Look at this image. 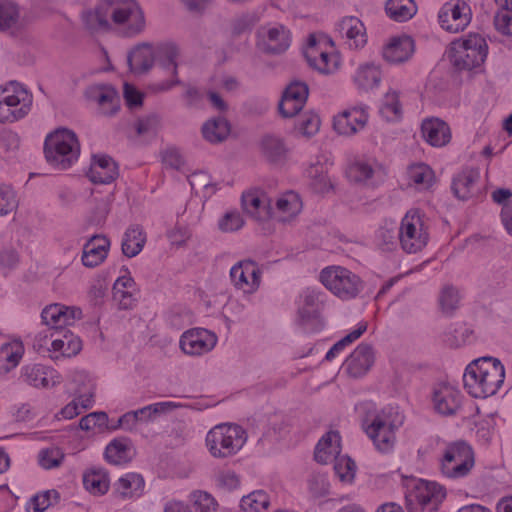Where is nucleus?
Returning <instances> with one entry per match:
<instances>
[{"label":"nucleus","instance_id":"1","mask_svg":"<svg viewBox=\"0 0 512 512\" xmlns=\"http://www.w3.org/2000/svg\"><path fill=\"white\" fill-rule=\"evenodd\" d=\"M505 369L500 360L483 357L471 362L464 374V388L474 398H487L495 395L503 385Z\"/></svg>","mask_w":512,"mask_h":512},{"label":"nucleus","instance_id":"2","mask_svg":"<svg viewBox=\"0 0 512 512\" xmlns=\"http://www.w3.org/2000/svg\"><path fill=\"white\" fill-rule=\"evenodd\" d=\"M403 423V417L393 407H386L373 414H367L362 427L376 449L390 452L396 442V431Z\"/></svg>","mask_w":512,"mask_h":512},{"label":"nucleus","instance_id":"3","mask_svg":"<svg viewBox=\"0 0 512 512\" xmlns=\"http://www.w3.org/2000/svg\"><path fill=\"white\" fill-rule=\"evenodd\" d=\"M80 143L76 133L67 128H57L44 142L46 161L59 170L69 169L80 156Z\"/></svg>","mask_w":512,"mask_h":512},{"label":"nucleus","instance_id":"4","mask_svg":"<svg viewBox=\"0 0 512 512\" xmlns=\"http://www.w3.org/2000/svg\"><path fill=\"white\" fill-rule=\"evenodd\" d=\"M247 440L246 431L237 424H219L206 435V447L214 458H228L237 454Z\"/></svg>","mask_w":512,"mask_h":512},{"label":"nucleus","instance_id":"5","mask_svg":"<svg viewBox=\"0 0 512 512\" xmlns=\"http://www.w3.org/2000/svg\"><path fill=\"white\" fill-rule=\"evenodd\" d=\"M488 54L486 40L479 34H469L465 39L453 41L448 57L457 70L480 67Z\"/></svg>","mask_w":512,"mask_h":512},{"label":"nucleus","instance_id":"6","mask_svg":"<svg viewBox=\"0 0 512 512\" xmlns=\"http://www.w3.org/2000/svg\"><path fill=\"white\" fill-rule=\"evenodd\" d=\"M32 94L19 82L9 81L0 87V122L13 123L31 110Z\"/></svg>","mask_w":512,"mask_h":512},{"label":"nucleus","instance_id":"7","mask_svg":"<svg viewBox=\"0 0 512 512\" xmlns=\"http://www.w3.org/2000/svg\"><path fill=\"white\" fill-rule=\"evenodd\" d=\"M111 23L121 28L125 36L133 37L145 28V17L135 0H106Z\"/></svg>","mask_w":512,"mask_h":512},{"label":"nucleus","instance_id":"8","mask_svg":"<svg viewBox=\"0 0 512 512\" xmlns=\"http://www.w3.org/2000/svg\"><path fill=\"white\" fill-rule=\"evenodd\" d=\"M111 23L121 28L125 36L133 37L145 28V17L135 0H106Z\"/></svg>","mask_w":512,"mask_h":512},{"label":"nucleus","instance_id":"9","mask_svg":"<svg viewBox=\"0 0 512 512\" xmlns=\"http://www.w3.org/2000/svg\"><path fill=\"white\" fill-rule=\"evenodd\" d=\"M320 279L327 289L343 300L357 297L364 288L359 276L340 266L323 269Z\"/></svg>","mask_w":512,"mask_h":512},{"label":"nucleus","instance_id":"10","mask_svg":"<svg viewBox=\"0 0 512 512\" xmlns=\"http://www.w3.org/2000/svg\"><path fill=\"white\" fill-rule=\"evenodd\" d=\"M474 466V453L465 442L449 444L441 459V471L448 478H462L468 475Z\"/></svg>","mask_w":512,"mask_h":512},{"label":"nucleus","instance_id":"11","mask_svg":"<svg viewBox=\"0 0 512 512\" xmlns=\"http://www.w3.org/2000/svg\"><path fill=\"white\" fill-rule=\"evenodd\" d=\"M429 234L418 211H408L399 227V243L407 253L421 251L428 242Z\"/></svg>","mask_w":512,"mask_h":512},{"label":"nucleus","instance_id":"12","mask_svg":"<svg viewBox=\"0 0 512 512\" xmlns=\"http://www.w3.org/2000/svg\"><path fill=\"white\" fill-rule=\"evenodd\" d=\"M446 496L442 486L425 480H412L405 499L408 505H418L430 512L436 511Z\"/></svg>","mask_w":512,"mask_h":512},{"label":"nucleus","instance_id":"13","mask_svg":"<svg viewBox=\"0 0 512 512\" xmlns=\"http://www.w3.org/2000/svg\"><path fill=\"white\" fill-rule=\"evenodd\" d=\"M471 19V8L463 0H450L446 2L438 13L440 26L450 33L463 31L470 24Z\"/></svg>","mask_w":512,"mask_h":512},{"label":"nucleus","instance_id":"14","mask_svg":"<svg viewBox=\"0 0 512 512\" xmlns=\"http://www.w3.org/2000/svg\"><path fill=\"white\" fill-rule=\"evenodd\" d=\"M257 46L267 54H281L291 43L290 31L282 24H266L257 29Z\"/></svg>","mask_w":512,"mask_h":512},{"label":"nucleus","instance_id":"15","mask_svg":"<svg viewBox=\"0 0 512 512\" xmlns=\"http://www.w3.org/2000/svg\"><path fill=\"white\" fill-rule=\"evenodd\" d=\"M216 343V334L204 328H192L185 331L179 342L181 350L190 356L208 353Z\"/></svg>","mask_w":512,"mask_h":512},{"label":"nucleus","instance_id":"16","mask_svg":"<svg viewBox=\"0 0 512 512\" xmlns=\"http://www.w3.org/2000/svg\"><path fill=\"white\" fill-rule=\"evenodd\" d=\"M85 96L97 105L99 113L103 116H114L120 109V97L112 85H91L86 89Z\"/></svg>","mask_w":512,"mask_h":512},{"label":"nucleus","instance_id":"17","mask_svg":"<svg viewBox=\"0 0 512 512\" xmlns=\"http://www.w3.org/2000/svg\"><path fill=\"white\" fill-rule=\"evenodd\" d=\"M230 278L237 289L254 293L260 286L261 270L257 263L247 259L236 263L230 269Z\"/></svg>","mask_w":512,"mask_h":512},{"label":"nucleus","instance_id":"18","mask_svg":"<svg viewBox=\"0 0 512 512\" xmlns=\"http://www.w3.org/2000/svg\"><path fill=\"white\" fill-rule=\"evenodd\" d=\"M309 95L305 82L292 81L283 92L279 102V112L284 118L296 116L304 107Z\"/></svg>","mask_w":512,"mask_h":512},{"label":"nucleus","instance_id":"19","mask_svg":"<svg viewBox=\"0 0 512 512\" xmlns=\"http://www.w3.org/2000/svg\"><path fill=\"white\" fill-rule=\"evenodd\" d=\"M461 392L448 383H439L434 386L432 403L434 410L443 416L455 415L461 407Z\"/></svg>","mask_w":512,"mask_h":512},{"label":"nucleus","instance_id":"20","mask_svg":"<svg viewBox=\"0 0 512 512\" xmlns=\"http://www.w3.org/2000/svg\"><path fill=\"white\" fill-rule=\"evenodd\" d=\"M368 121V113L363 107L346 109L334 116L333 128L339 135L351 136L363 130Z\"/></svg>","mask_w":512,"mask_h":512},{"label":"nucleus","instance_id":"21","mask_svg":"<svg viewBox=\"0 0 512 512\" xmlns=\"http://www.w3.org/2000/svg\"><path fill=\"white\" fill-rule=\"evenodd\" d=\"M81 315L82 312L79 308L52 304L43 309L41 318L45 325L57 332L66 329V326L72 325Z\"/></svg>","mask_w":512,"mask_h":512},{"label":"nucleus","instance_id":"22","mask_svg":"<svg viewBox=\"0 0 512 512\" xmlns=\"http://www.w3.org/2000/svg\"><path fill=\"white\" fill-rule=\"evenodd\" d=\"M336 31L350 49H360L367 43L365 26L357 17L342 18L336 25Z\"/></svg>","mask_w":512,"mask_h":512},{"label":"nucleus","instance_id":"23","mask_svg":"<svg viewBox=\"0 0 512 512\" xmlns=\"http://www.w3.org/2000/svg\"><path fill=\"white\" fill-rule=\"evenodd\" d=\"M87 177L94 184H109L118 176V166L107 155H94Z\"/></svg>","mask_w":512,"mask_h":512},{"label":"nucleus","instance_id":"24","mask_svg":"<svg viewBox=\"0 0 512 512\" xmlns=\"http://www.w3.org/2000/svg\"><path fill=\"white\" fill-rule=\"evenodd\" d=\"M108 7L106 0H99L95 8L83 11L81 18L85 28L91 33L110 31L112 24Z\"/></svg>","mask_w":512,"mask_h":512},{"label":"nucleus","instance_id":"25","mask_svg":"<svg viewBox=\"0 0 512 512\" xmlns=\"http://www.w3.org/2000/svg\"><path fill=\"white\" fill-rule=\"evenodd\" d=\"M145 488V481L138 473H126L121 476L113 485L114 495L121 500H132L139 498Z\"/></svg>","mask_w":512,"mask_h":512},{"label":"nucleus","instance_id":"26","mask_svg":"<svg viewBox=\"0 0 512 512\" xmlns=\"http://www.w3.org/2000/svg\"><path fill=\"white\" fill-rule=\"evenodd\" d=\"M374 363L373 349L368 344H360L346 360L349 375L357 378L364 375Z\"/></svg>","mask_w":512,"mask_h":512},{"label":"nucleus","instance_id":"27","mask_svg":"<svg viewBox=\"0 0 512 512\" xmlns=\"http://www.w3.org/2000/svg\"><path fill=\"white\" fill-rule=\"evenodd\" d=\"M423 138L434 147H442L450 142L451 132L448 124L439 118L425 119L421 125Z\"/></svg>","mask_w":512,"mask_h":512},{"label":"nucleus","instance_id":"28","mask_svg":"<svg viewBox=\"0 0 512 512\" xmlns=\"http://www.w3.org/2000/svg\"><path fill=\"white\" fill-rule=\"evenodd\" d=\"M480 171L476 168H467L458 173L452 181V191L460 200L473 197L477 191Z\"/></svg>","mask_w":512,"mask_h":512},{"label":"nucleus","instance_id":"29","mask_svg":"<svg viewBox=\"0 0 512 512\" xmlns=\"http://www.w3.org/2000/svg\"><path fill=\"white\" fill-rule=\"evenodd\" d=\"M155 61V49L149 43L137 45L127 56L129 68L134 74L148 72Z\"/></svg>","mask_w":512,"mask_h":512},{"label":"nucleus","instance_id":"30","mask_svg":"<svg viewBox=\"0 0 512 512\" xmlns=\"http://www.w3.org/2000/svg\"><path fill=\"white\" fill-rule=\"evenodd\" d=\"M341 453V437L337 431L327 432L316 445L314 458L320 464L333 462Z\"/></svg>","mask_w":512,"mask_h":512},{"label":"nucleus","instance_id":"31","mask_svg":"<svg viewBox=\"0 0 512 512\" xmlns=\"http://www.w3.org/2000/svg\"><path fill=\"white\" fill-rule=\"evenodd\" d=\"M113 299L118 303L120 309H132L136 305L137 287L130 275H123L117 278L113 288Z\"/></svg>","mask_w":512,"mask_h":512},{"label":"nucleus","instance_id":"32","mask_svg":"<svg viewBox=\"0 0 512 512\" xmlns=\"http://www.w3.org/2000/svg\"><path fill=\"white\" fill-rule=\"evenodd\" d=\"M109 240L105 236L94 235L83 247L82 263L93 268L101 264L107 257Z\"/></svg>","mask_w":512,"mask_h":512},{"label":"nucleus","instance_id":"33","mask_svg":"<svg viewBox=\"0 0 512 512\" xmlns=\"http://www.w3.org/2000/svg\"><path fill=\"white\" fill-rule=\"evenodd\" d=\"M414 52V40L407 35L393 38L383 49V57L390 63L407 61Z\"/></svg>","mask_w":512,"mask_h":512},{"label":"nucleus","instance_id":"34","mask_svg":"<svg viewBox=\"0 0 512 512\" xmlns=\"http://www.w3.org/2000/svg\"><path fill=\"white\" fill-rule=\"evenodd\" d=\"M241 202L246 213L255 219L264 221L272 218L271 201L266 196H258L255 193H244Z\"/></svg>","mask_w":512,"mask_h":512},{"label":"nucleus","instance_id":"35","mask_svg":"<svg viewBox=\"0 0 512 512\" xmlns=\"http://www.w3.org/2000/svg\"><path fill=\"white\" fill-rule=\"evenodd\" d=\"M53 338L51 343L52 351L61 352L64 357L77 355L82 349V342L69 329H63L51 334Z\"/></svg>","mask_w":512,"mask_h":512},{"label":"nucleus","instance_id":"36","mask_svg":"<svg viewBox=\"0 0 512 512\" xmlns=\"http://www.w3.org/2000/svg\"><path fill=\"white\" fill-rule=\"evenodd\" d=\"M155 58L158 64L164 69H171L172 76L178 75V58L180 57L179 46L172 42L166 41L156 45Z\"/></svg>","mask_w":512,"mask_h":512},{"label":"nucleus","instance_id":"37","mask_svg":"<svg viewBox=\"0 0 512 512\" xmlns=\"http://www.w3.org/2000/svg\"><path fill=\"white\" fill-rule=\"evenodd\" d=\"M301 208L302 203L299 196L292 191L287 192L277 199L275 208H272V218H277L279 221L284 222L298 214Z\"/></svg>","mask_w":512,"mask_h":512},{"label":"nucleus","instance_id":"38","mask_svg":"<svg viewBox=\"0 0 512 512\" xmlns=\"http://www.w3.org/2000/svg\"><path fill=\"white\" fill-rule=\"evenodd\" d=\"M24 346L20 340H13L0 346V372L8 373L20 362Z\"/></svg>","mask_w":512,"mask_h":512},{"label":"nucleus","instance_id":"39","mask_svg":"<svg viewBox=\"0 0 512 512\" xmlns=\"http://www.w3.org/2000/svg\"><path fill=\"white\" fill-rule=\"evenodd\" d=\"M231 131L229 122L224 117L207 120L202 126V135L212 144H218L227 139Z\"/></svg>","mask_w":512,"mask_h":512},{"label":"nucleus","instance_id":"40","mask_svg":"<svg viewBox=\"0 0 512 512\" xmlns=\"http://www.w3.org/2000/svg\"><path fill=\"white\" fill-rule=\"evenodd\" d=\"M106 460L114 465L129 462L132 459L131 442L127 438H116L112 440L105 449Z\"/></svg>","mask_w":512,"mask_h":512},{"label":"nucleus","instance_id":"41","mask_svg":"<svg viewBox=\"0 0 512 512\" xmlns=\"http://www.w3.org/2000/svg\"><path fill=\"white\" fill-rule=\"evenodd\" d=\"M146 243V235L138 225L130 226L124 233L122 239V252L125 256L132 258L138 255Z\"/></svg>","mask_w":512,"mask_h":512},{"label":"nucleus","instance_id":"42","mask_svg":"<svg viewBox=\"0 0 512 512\" xmlns=\"http://www.w3.org/2000/svg\"><path fill=\"white\" fill-rule=\"evenodd\" d=\"M385 11L390 19L405 22L416 14L417 6L413 0H388Z\"/></svg>","mask_w":512,"mask_h":512},{"label":"nucleus","instance_id":"43","mask_svg":"<svg viewBox=\"0 0 512 512\" xmlns=\"http://www.w3.org/2000/svg\"><path fill=\"white\" fill-rule=\"evenodd\" d=\"M108 473L102 468H92L83 475L85 488L94 495H103L109 489Z\"/></svg>","mask_w":512,"mask_h":512},{"label":"nucleus","instance_id":"44","mask_svg":"<svg viewBox=\"0 0 512 512\" xmlns=\"http://www.w3.org/2000/svg\"><path fill=\"white\" fill-rule=\"evenodd\" d=\"M306 59L311 67L323 74L333 73L338 66V59L335 55L327 52L312 49L305 52Z\"/></svg>","mask_w":512,"mask_h":512},{"label":"nucleus","instance_id":"45","mask_svg":"<svg viewBox=\"0 0 512 512\" xmlns=\"http://www.w3.org/2000/svg\"><path fill=\"white\" fill-rule=\"evenodd\" d=\"M353 79L358 88L369 90L378 86L381 72L374 64L367 63L358 67Z\"/></svg>","mask_w":512,"mask_h":512},{"label":"nucleus","instance_id":"46","mask_svg":"<svg viewBox=\"0 0 512 512\" xmlns=\"http://www.w3.org/2000/svg\"><path fill=\"white\" fill-rule=\"evenodd\" d=\"M304 306L299 309V317L304 330H309L310 321L317 320L316 307L319 302V294L307 289L303 294Z\"/></svg>","mask_w":512,"mask_h":512},{"label":"nucleus","instance_id":"47","mask_svg":"<svg viewBox=\"0 0 512 512\" xmlns=\"http://www.w3.org/2000/svg\"><path fill=\"white\" fill-rule=\"evenodd\" d=\"M262 153L270 162L281 161L287 152L286 146L281 138L267 135L261 143Z\"/></svg>","mask_w":512,"mask_h":512},{"label":"nucleus","instance_id":"48","mask_svg":"<svg viewBox=\"0 0 512 512\" xmlns=\"http://www.w3.org/2000/svg\"><path fill=\"white\" fill-rule=\"evenodd\" d=\"M399 240V228L395 223L380 226L375 234V241L379 248L384 251H391Z\"/></svg>","mask_w":512,"mask_h":512},{"label":"nucleus","instance_id":"49","mask_svg":"<svg viewBox=\"0 0 512 512\" xmlns=\"http://www.w3.org/2000/svg\"><path fill=\"white\" fill-rule=\"evenodd\" d=\"M270 505L269 496L262 490L243 496L240 502L242 512H265Z\"/></svg>","mask_w":512,"mask_h":512},{"label":"nucleus","instance_id":"50","mask_svg":"<svg viewBox=\"0 0 512 512\" xmlns=\"http://www.w3.org/2000/svg\"><path fill=\"white\" fill-rule=\"evenodd\" d=\"M178 407H180V404L171 401L150 404L137 410L138 420L141 422L152 421L156 418V416L164 414Z\"/></svg>","mask_w":512,"mask_h":512},{"label":"nucleus","instance_id":"51","mask_svg":"<svg viewBox=\"0 0 512 512\" xmlns=\"http://www.w3.org/2000/svg\"><path fill=\"white\" fill-rule=\"evenodd\" d=\"M189 512H216L217 502L207 492L194 491L190 495Z\"/></svg>","mask_w":512,"mask_h":512},{"label":"nucleus","instance_id":"52","mask_svg":"<svg viewBox=\"0 0 512 512\" xmlns=\"http://www.w3.org/2000/svg\"><path fill=\"white\" fill-rule=\"evenodd\" d=\"M380 113L387 120L400 118L402 110L399 102V95L396 91L390 90L385 94L380 108Z\"/></svg>","mask_w":512,"mask_h":512},{"label":"nucleus","instance_id":"53","mask_svg":"<svg viewBox=\"0 0 512 512\" xmlns=\"http://www.w3.org/2000/svg\"><path fill=\"white\" fill-rule=\"evenodd\" d=\"M19 19L18 6L9 0H0V30L14 27Z\"/></svg>","mask_w":512,"mask_h":512},{"label":"nucleus","instance_id":"54","mask_svg":"<svg viewBox=\"0 0 512 512\" xmlns=\"http://www.w3.org/2000/svg\"><path fill=\"white\" fill-rule=\"evenodd\" d=\"M21 379L23 382L34 387H46L48 385L44 368L38 364L24 366L22 368Z\"/></svg>","mask_w":512,"mask_h":512},{"label":"nucleus","instance_id":"55","mask_svg":"<svg viewBox=\"0 0 512 512\" xmlns=\"http://www.w3.org/2000/svg\"><path fill=\"white\" fill-rule=\"evenodd\" d=\"M346 174L351 181L365 182L373 176L374 170L368 162L358 160L349 165Z\"/></svg>","mask_w":512,"mask_h":512},{"label":"nucleus","instance_id":"56","mask_svg":"<svg viewBox=\"0 0 512 512\" xmlns=\"http://www.w3.org/2000/svg\"><path fill=\"white\" fill-rule=\"evenodd\" d=\"M39 464L44 469H52L61 465L64 453L58 447L43 449L38 455Z\"/></svg>","mask_w":512,"mask_h":512},{"label":"nucleus","instance_id":"57","mask_svg":"<svg viewBox=\"0 0 512 512\" xmlns=\"http://www.w3.org/2000/svg\"><path fill=\"white\" fill-rule=\"evenodd\" d=\"M18 205L16 193L12 187L0 185V216L12 212Z\"/></svg>","mask_w":512,"mask_h":512},{"label":"nucleus","instance_id":"58","mask_svg":"<svg viewBox=\"0 0 512 512\" xmlns=\"http://www.w3.org/2000/svg\"><path fill=\"white\" fill-rule=\"evenodd\" d=\"M244 220L238 211H228L219 220L218 227L222 232H235L241 229Z\"/></svg>","mask_w":512,"mask_h":512},{"label":"nucleus","instance_id":"59","mask_svg":"<svg viewBox=\"0 0 512 512\" xmlns=\"http://www.w3.org/2000/svg\"><path fill=\"white\" fill-rule=\"evenodd\" d=\"M108 415L105 412H92L79 421V427L84 431H91L95 428L106 427Z\"/></svg>","mask_w":512,"mask_h":512},{"label":"nucleus","instance_id":"60","mask_svg":"<svg viewBox=\"0 0 512 512\" xmlns=\"http://www.w3.org/2000/svg\"><path fill=\"white\" fill-rule=\"evenodd\" d=\"M320 128V118L315 113H306L302 116L298 130L305 137H311L315 135Z\"/></svg>","mask_w":512,"mask_h":512},{"label":"nucleus","instance_id":"61","mask_svg":"<svg viewBox=\"0 0 512 512\" xmlns=\"http://www.w3.org/2000/svg\"><path fill=\"white\" fill-rule=\"evenodd\" d=\"M258 21L259 17L255 12L243 13L233 20L232 31L240 35L250 30Z\"/></svg>","mask_w":512,"mask_h":512},{"label":"nucleus","instance_id":"62","mask_svg":"<svg viewBox=\"0 0 512 512\" xmlns=\"http://www.w3.org/2000/svg\"><path fill=\"white\" fill-rule=\"evenodd\" d=\"M334 469L342 481H350L354 478L356 465L353 460L348 457H340L334 460Z\"/></svg>","mask_w":512,"mask_h":512},{"label":"nucleus","instance_id":"63","mask_svg":"<svg viewBox=\"0 0 512 512\" xmlns=\"http://www.w3.org/2000/svg\"><path fill=\"white\" fill-rule=\"evenodd\" d=\"M308 489L315 498L323 497L329 492V483L324 475H313L308 480Z\"/></svg>","mask_w":512,"mask_h":512},{"label":"nucleus","instance_id":"64","mask_svg":"<svg viewBox=\"0 0 512 512\" xmlns=\"http://www.w3.org/2000/svg\"><path fill=\"white\" fill-rule=\"evenodd\" d=\"M410 179L418 185L428 187L432 180L431 169L424 164L413 166L409 171Z\"/></svg>","mask_w":512,"mask_h":512}]
</instances>
